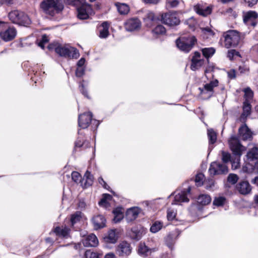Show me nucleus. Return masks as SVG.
Segmentation results:
<instances>
[{
	"label": "nucleus",
	"instance_id": "f257e3e1",
	"mask_svg": "<svg viewBox=\"0 0 258 258\" xmlns=\"http://www.w3.org/2000/svg\"><path fill=\"white\" fill-rule=\"evenodd\" d=\"M229 145L233 153L236 156L234 159L232 158L231 160L232 168L236 169L240 166V157L242 152L245 150V147L239 143L238 139L234 136L231 137L229 139Z\"/></svg>",
	"mask_w": 258,
	"mask_h": 258
},
{
	"label": "nucleus",
	"instance_id": "f03ea898",
	"mask_svg": "<svg viewBox=\"0 0 258 258\" xmlns=\"http://www.w3.org/2000/svg\"><path fill=\"white\" fill-rule=\"evenodd\" d=\"M40 8L45 14L53 16L61 11L63 6L61 0H43L40 4Z\"/></svg>",
	"mask_w": 258,
	"mask_h": 258
},
{
	"label": "nucleus",
	"instance_id": "7ed1b4c3",
	"mask_svg": "<svg viewBox=\"0 0 258 258\" xmlns=\"http://www.w3.org/2000/svg\"><path fill=\"white\" fill-rule=\"evenodd\" d=\"M224 45L227 48L236 47L240 40L239 33L236 30H229L223 35Z\"/></svg>",
	"mask_w": 258,
	"mask_h": 258
},
{
	"label": "nucleus",
	"instance_id": "20e7f679",
	"mask_svg": "<svg viewBox=\"0 0 258 258\" xmlns=\"http://www.w3.org/2000/svg\"><path fill=\"white\" fill-rule=\"evenodd\" d=\"M54 49L55 52L61 56L76 59L80 55L78 50L70 45H55Z\"/></svg>",
	"mask_w": 258,
	"mask_h": 258
},
{
	"label": "nucleus",
	"instance_id": "39448f33",
	"mask_svg": "<svg viewBox=\"0 0 258 258\" xmlns=\"http://www.w3.org/2000/svg\"><path fill=\"white\" fill-rule=\"evenodd\" d=\"M197 41L196 37L194 36L181 37L178 38L176 44L177 47L182 51L188 52L193 47Z\"/></svg>",
	"mask_w": 258,
	"mask_h": 258
},
{
	"label": "nucleus",
	"instance_id": "423d86ee",
	"mask_svg": "<svg viewBox=\"0 0 258 258\" xmlns=\"http://www.w3.org/2000/svg\"><path fill=\"white\" fill-rule=\"evenodd\" d=\"M9 18L13 23L20 25L27 26L31 23L29 17L24 13L19 11H11L9 14Z\"/></svg>",
	"mask_w": 258,
	"mask_h": 258
},
{
	"label": "nucleus",
	"instance_id": "0eeeda50",
	"mask_svg": "<svg viewBox=\"0 0 258 258\" xmlns=\"http://www.w3.org/2000/svg\"><path fill=\"white\" fill-rule=\"evenodd\" d=\"M218 81L215 79L204 85L203 88H199L203 98L208 99L211 97L213 95L214 88L218 86Z\"/></svg>",
	"mask_w": 258,
	"mask_h": 258
},
{
	"label": "nucleus",
	"instance_id": "6e6552de",
	"mask_svg": "<svg viewBox=\"0 0 258 258\" xmlns=\"http://www.w3.org/2000/svg\"><path fill=\"white\" fill-rule=\"evenodd\" d=\"M161 21L165 25L174 26L179 24L180 21L175 12H168L161 16Z\"/></svg>",
	"mask_w": 258,
	"mask_h": 258
},
{
	"label": "nucleus",
	"instance_id": "1a4fd4ad",
	"mask_svg": "<svg viewBox=\"0 0 258 258\" xmlns=\"http://www.w3.org/2000/svg\"><path fill=\"white\" fill-rule=\"evenodd\" d=\"M191 188L188 186L186 189L183 190H177L174 192V200L172 203V204H179L182 202H188L189 199L187 195L190 193Z\"/></svg>",
	"mask_w": 258,
	"mask_h": 258
},
{
	"label": "nucleus",
	"instance_id": "9d476101",
	"mask_svg": "<svg viewBox=\"0 0 258 258\" xmlns=\"http://www.w3.org/2000/svg\"><path fill=\"white\" fill-rule=\"evenodd\" d=\"M209 172L211 176L225 174L228 172V168L225 165L217 162H213L210 165Z\"/></svg>",
	"mask_w": 258,
	"mask_h": 258
},
{
	"label": "nucleus",
	"instance_id": "9b49d317",
	"mask_svg": "<svg viewBox=\"0 0 258 258\" xmlns=\"http://www.w3.org/2000/svg\"><path fill=\"white\" fill-rule=\"evenodd\" d=\"M244 23L247 26H255L258 21V14L253 11H249L243 13Z\"/></svg>",
	"mask_w": 258,
	"mask_h": 258
},
{
	"label": "nucleus",
	"instance_id": "f8f14e48",
	"mask_svg": "<svg viewBox=\"0 0 258 258\" xmlns=\"http://www.w3.org/2000/svg\"><path fill=\"white\" fill-rule=\"evenodd\" d=\"M141 22L137 18L127 19L124 23V28L128 32H134L139 30L141 27Z\"/></svg>",
	"mask_w": 258,
	"mask_h": 258
},
{
	"label": "nucleus",
	"instance_id": "ddd939ff",
	"mask_svg": "<svg viewBox=\"0 0 258 258\" xmlns=\"http://www.w3.org/2000/svg\"><path fill=\"white\" fill-rule=\"evenodd\" d=\"M17 35V31L13 27H9L0 32V36L5 41L14 39Z\"/></svg>",
	"mask_w": 258,
	"mask_h": 258
},
{
	"label": "nucleus",
	"instance_id": "4468645a",
	"mask_svg": "<svg viewBox=\"0 0 258 258\" xmlns=\"http://www.w3.org/2000/svg\"><path fill=\"white\" fill-rule=\"evenodd\" d=\"M92 118V114L90 112L80 114L78 118L79 126L83 129L87 128Z\"/></svg>",
	"mask_w": 258,
	"mask_h": 258
},
{
	"label": "nucleus",
	"instance_id": "2eb2a0df",
	"mask_svg": "<svg viewBox=\"0 0 258 258\" xmlns=\"http://www.w3.org/2000/svg\"><path fill=\"white\" fill-rule=\"evenodd\" d=\"M236 189L240 194L246 195L251 192L252 188L248 181L242 180L236 184Z\"/></svg>",
	"mask_w": 258,
	"mask_h": 258
},
{
	"label": "nucleus",
	"instance_id": "dca6fc26",
	"mask_svg": "<svg viewBox=\"0 0 258 258\" xmlns=\"http://www.w3.org/2000/svg\"><path fill=\"white\" fill-rule=\"evenodd\" d=\"M146 233V229L143 227L136 226L133 227L129 233L130 237L135 240H140Z\"/></svg>",
	"mask_w": 258,
	"mask_h": 258
},
{
	"label": "nucleus",
	"instance_id": "f3484780",
	"mask_svg": "<svg viewBox=\"0 0 258 258\" xmlns=\"http://www.w3.org/2000/svg\"><path fill=\"white\" fill-rule=\"evenodd\" d=\"M116 251L119 256L128 255L132 251L130 244L125 241L120 243L117 247Z\"/></svg>",
	"mask_w": 258,
	"mask_h": 258
},
{
	"label": "nucleus",
	"instance_id": "a211bd4d",
	"mask_svg": "<svg viewBox=\"0 0 258 258\" xmlns=\"http://www.w3.org/2000/svg\"><path fill=\"white\" fill-rule=\"evenodd\" d=\"M194 9L199 15L206 17L211 13L212 6H205L203 4H198L194 6Z\"/></svg>",
	"mask_w": 258,
	"mask_h": 258
},
{
	"label": "nucleus",
	"instance_id": "6ab92c4d",
	"mask_svg": "<svg viewBox=\"0 0 258 258\" xmlns=\"http://www.w3.org/2000/svg\"><path fill=\"white\" fill-rule=\"evenodd\" d=\"M200 52H195L191 60V69L196 71L201 67L204 63V59L201 58Z\"/></svg>",
	"mask_w": 258,
	"mask_h": 258
},
{
	"label": "nucleus",
	"instance_id": "aec40b11",
	"mask_svg": "<svg viewBox=\"0 0 258 258\" xmlns=\"http://www.w3.org/2000/svg\"><path fill=\"white\" fill-rule=\"evenodd\" d=\"M83 245L86 247H95L98 244V240L94 234L86 236L82 240Z\"/></svg>",
	"mask_w": 258,
	"mask_h": 258
},
{
	"label": "nucleus",
	"instance_id": "412c9836",
	"mask_svg": "<svg viewBox=\"0 0 258 258\" xmlns=\"http://www.w3.org/2000/svg\"><path fill=\"white\" fill-rule=\"evenodd\" d=\"M91 10L90 6L85 4L78 8V17L80 19H87L89 17V12Z\"/></svg>",
	"mask_w": 258,
	"mask_h": 258
},
{
	"label": "nucleus",
	"instance_id": "4be33fe9",
	"mask_svg": "<svg viewBox=\"0 0 258 258\" xmlns=\"http://www.w3.org/2000/svg\"><path fill=\"white\" fill-rule=\"evenodd\" d=\"M141 212V210L138 207H133L128 209L126 212V219L128 222L135 220Z\"/></svg>",
	"mask_w": 258,
	"mask_h": 258
},
{
	"label": "nucleus",
	"instance_id": "5701e85b",
	"mask_svg": "<svg viewBox=\"0 0 258 258\" xmlns=\"http://www.w3.org/2000/svg\"><path fill=\"white\" fill-rule=\"evenodd\" d=\"M94 229L97 230L105 226L106 220L102 215L94 216L92 219Z\"/></svg>",
	"mask_w": 258,
	"mask_h": 258
},
{
	"label": "nucleus",
	"instance_id": "b1692460",
	"mask_svg": "<svg viewBox=\"0 0 258 258\" xmlns=\"http://www.w3.org/2000/svg\"><path fill=\"white\" fill-rule=\"evenodd\" d=\"M247 163H253L256 160H258V148L253 146L250 148L247 153Z\"/></svg>",
	"mask_w": 258,
	"mask_h": 258
},
{
	"label": "nucleus",
	"instance_id": "393cba45",
	"mask_svg": "<svg viewBox=\"0 0 258 258\" xmlns=\"http://www.w3.org/2000/svg\"><path fill=\"white\" fill-rule=\"evenodd\" d=\"M145 25L148 27H152L155 23H156L158 18L155 16V14L153 12H148L144 19Z\"/></svg>",
	"mask_w": 258,
	"mask_h": 258
},
{
	"label": "nucleus",
	"instance_id": "a878e982",
	"mask_svg": "<svg viewBox=\"0 0 258 258\" xmlns=\"http://www.w3.org/2000/svg\"><path fill=\"white\" fill-rule=\"evenodd\" d=\"M239 134L243 140H250L252 138V133L246 125H243L239 129Z\"/></svg>",
	"mask_w": 258,
	"mask_h": 258
},
{
	"label": "nucleus",
	"instance_id": "bb28decb",
	"mask_svg": "<svg viewBox=\"0 0 258 258\" xmlns=\"http://www.w3.org/2000/svg\"><path fill=\"white\" fill-rule=\"evenodd\" d=\"M70 231V229L66 226L56 227L53 230V232L56 235L64 238H67L69 237Z\"/></svg>",
	"mask_w": 258,
	"mask_h": 258
},
{
	"label": "nucleus",
	"instance_id": "cd10ccee",
	"mask_svg": "<svg viewBox=\"0 0 258 258\" xmlns=\"http://www.w3.org/2000/svg\"><path fill=\"white\" fill-rule=\"evenodd\" d=\"M242 170L244 172L248 173L252 172H258V159L253 163H246L243 166Z\"/></svg>",
	"mask_w": 258,
	"mask_h": 258
},
{
	"label": "nucleus",
	"instance_id": "c85d7f7f",
	"mask_svg": "<svg viewBox=\"0 0 258 258\" xmlns=\"http://www.w3.org/2000/svg\"><path fill=\"white\" fill-rule=\"evenodd\" d=\"M104 240L107 243H114L117 240L116 230L111 229L108 231L107 234L104 237Z\"/></svg>",
	"mask_w": 258,
	"mask_h": 258
},
{
	"label": "nucleus",
	"instance_id": "c756f323",
	"mask_svg": "<svg viewBox=\"0 0 258 258\" xmlns=\"http://www.w3.org/2000/svg\"><path fill=\"white\" fill-rule=\"evenodd\" d=\"M109 24L107 22L102 23L99 28V37L106 38L109 35Z\"/></svg>",
	"mask_w": 258,
	"mask_h": 258
},
{
	"label": "nucleus",
	"instance_id": "7c9ffc66",
	"mask_svg": "<svg viewBox=\"0 0 258 258\" xmlns=\"http://www.w3.org/2000/svg\"><path fill=\"white\" fill-rule=\"evenodd\" d=\"M115 6L116 7L117 11L120 15H126L130 11V7L126 4L116 3Z\"/></svg>",
	"mask_w": 258,
	"mask_h": 258
},
{
	"label": "nucleus",
	"instance_id": "2f4dec72",
	"mask_svg": "<svg viewBox=\"0 0 258 258\" xmlns=\"http://www.w3.org/2000/svg\"><path fill=\"white\" fill-rule=\"evenodd\" d=\"M211 198L208 195H201L199 196L197 200L199 205L204 206L209 204L211 202Z\"/></svg>",
	"mask_w": 258,
	"mask_h": 258
},
{
	"label": "nucleus",
	"instance_id": "473e14b6",
	"mask_svg": "<svg viewBox=\"0 0 258 258\" xmlns=\"http://www.w3.org/2000/svg\"><path fill=\"white\" fill-rule=\"evenodd\" d=\"M251 105L250 102L244 101L243 106V112L241 116V120H244L250 114Z\"/></svg>",
	"mask_w": 258,
	"mask_h": 258
},
{
	"label": "nucleus",
	"instance_id": "72a5a7b5",
	"mask_svg": "<svg viewBox=\"0 0 258 258\" xmlns=\"http://www.w3.org/2000/svg\"><path fill=\"white\" fill-rule=\"evenodd\" d=\"M151 252V250L149 248L145 243H140L138 247V253L143 256H147Z\"/></svg>",
	"mask_w": 258,
	"mask_h": 258
},
{
	"label": "nucleus",
	"instance_id": "f704fd0d",
	"mask_svg": "<svg viewBox=\"0 0 258 258\" xmlns=\"http://www.w3.org/2000/svg\"><path fill=\"white\" fill-rule=\"evenodd\" d=\"M163 226V223L161 221H155L150 227V231L152 233H155L160 230Z\"/></svg>",
	"mask_w": 258,
	"mask_h": 258
},
{
	"label": "nucleus",
	"instance_id": "c9c22d12",
	"mask_svg": "<svg viewBox=\"0 0 258 258\" xmlns=\"http://www.w3.org/2000/svg\"><path fill=\"white\" fill-rule=\"evenodd\" d=\"M202 51L203 55L208 59L215 53V49L213 47L204 48L202 49Z\"/></svg>",
	"mask_w": 258,
	"mask_h": 258
},
{
	"label": "nucleus",
	"instance_id": "e433bc0d",
	"mask_svg": "<svg viewBox=\"0 0 258 258\" xmlns=\"http://www.w3.org/2000/svg\"><path fill=\"white\" fill-rule=\"evenodd\" d=\"M153 33L154 36H158L159 35L164 34L166 32V29L164 26L161 25L157 26L153 30Z\"/></svg>",
	"mask_w": 258,
	"mask_h": 258
},
{
	"label": "nucleus",
	"instance_id": "4c0bfd02",
	"mask_svg": "<svg viewBox=\"0 0 258 258\" xmlns=\"http://www.w3.org/2000/svg\"><path fill=\"white\" fill-rule=\"evenodd\" d=\"M202 32L206 38H210L215 35L214 32L210 28L206 27L201 28Z\"/></svg>",
	"mask_w": 258,
	"mask_h": 258
},
{
	"label": "nucleus",
	"instance_id": "58836bf2",
	"mask_svg": "<svg viewBox=\"0 0 258 258\" xmlns=\"http://www.w3.org/2000/svg\"><path fill=\"white\" fill-rule=\"evenodd\" d=\"M84 177L86 179V182L85 183V187L92 185L94 178L91 173L87 171L84 175Z\"/></svg>",
	"mask_w": 258,
	"mask_h": 258
},
{
	"label": "nucleus",
	"instance_id": "ea45409f",
	"mask_svg": "<svg viewBox=\"0 0 258 258\" xmlns=\"http://www.w3.org/2000/svg\"><path fill=\"white\" fill-rule=\"evenodd\" d=\"M82 217V213L80 212H77L71 216V222L73 226L75 223L79 221Z\"/></svg>",
	"mask_w": 258,
	"mask_h": 258
},
{
	"label": "nucleus",
	"instance_id": "a19ab883",
	"mask_svg": "<svg viewBox=\"0 0 258 258\" xmlns=\"http://www.w3.org/2000/svg\"><path fill=\"white\" fill-rule=\"evenodd\" d=\"M208 136L211 144H214L216 142L217 140V135L212 129L208 130Z\"/></svg>",
	"mask_w": 258,
	"mask_h": 258
},
{
	"label": "nucleus",
	"instance_id": "79ce46f5",
	"mask_svg": "<svg viewBox=\"0 0 258 258\" xmlns=\"http://www.w3.org/2000/svg\"><path fill=\"white\" fill-rule=\"evenodd\" d=\"M179 4V0H166V7L167 8H172L177 7Z\"/></svg>",
	"mask_w": 258,
	"mask_h": 258
},
{
	"label": "nucleus",
	"instance_id": "37998d69",
	"mask_svg": "<svg viewBox=\"0 0 258 258\" xmlns=\"http://www.w3.org/2000/svg\"><path fill=\"white\" fill-rule=\"evenodd\" d=\"M86 0H66V2L69 5L76 6H82L85 5Z\"/></svg>",
	"mask_w": 258,
	"mask_h": 258
},
{
	"label": "nucleus",
	"instance_id": "c03bdc74",
	"mask_svg": "<svg viewBox=\"0 0 258 258\" xmlns=\"http://www.w3.org/2000/svg\"><path fill=\"white\" fill-rule=\"evenodd\" d=\"M222 160L224 163H227L232 160L231 155L228 152L222 151L221 152Z\"/></svg>",
	"mask_w": 258,
	"mask_h": 258
},
{
	"label": "nucleus",
	"instance_id": "a18cd8bd",
	"mask_svg": "<svg viewBox=\"0 0 258 258\" xmlns=\"http://www.w3.org/2000/svg\"><path fill=\"white\" fill-rule=\"evenodd\" d=\"M244 97L245 98V101L249 102L253 97V93L251 90L249 88H246L244 89Z\"/></svg>",
	"mask_w": 258,
	"mask_h": 258
},
{
	"label": "nucleus",
	"instance_id": "49530a36",
	"mask_svg": "<svg viewBox=\"0 0 258 258\" xmlns=\"http://www.w3.org/2000/svg\"><path fill=\"white\" fill-rule=\"evenodd\" d=\"M204 175L203 173H199L196 175L195 182L197 186H201L203 184Z\"/></svg>",
	"mask_w": 258,
	"mask_h": 258
},
{
	"label": "nucleus",
	"instance_id": "de8ad7c7",
	"mask_svg": "<svg viewBox=\"0 0 258 258\" xmlns=\"http://www.w3.org/2000/svg\"><path fill=\"white\" fill-rule=\"evenodd\" d=\"M176 212L173 209H168L167 212V218L169 221H172L175 218Z\"/></svg>",
	"mask_w": 258,
	"mask_h": 258
},
{
	"label": "nucleus",
	"instance_id": "09e8293b",
	"mask_svg": "<svg viewBox=\"0 0 258 258\" xmlns=\"http://www.w3.org/2000/svg\"><path fill=\"white\" fill-rule=\"evenodd\" d=\"M72 178L76 182H80L82 180V176L81 174L77 171H73L72 172Z\"/></svg>",
	"mask_w": 258,
	"mask_h": 258
},
{
	"label": "nucleus",
	"instance_id": "8fccbe9b",
	"mask_svg": "<svg viewBox=\"0 0 258 258\" xmlns=\"http://www.w3.org/2000/svg\"><path fill=\"white\" fill-rule=\"evenodd\" d=\"M238 180V177L236 174H230L227 178V180L229 182L232 184H234L237 182Z\"/></svg>",
	"mask_w": 258,
	"mask_h": 258
},
{
	"label": "nucleus",
	"instance_id": "3c124183",
	"mask_svg": "<svg viewBox=\"0 0 258 258\" xmlns=\"http://www.w3.org/2000/svg\"><path fill=\"white\" fill-rule=\"evenodd\" d=\"M225 201V199L223 197L216 198L213 201V204L216 206H220L224 204Z\"/></svg>",
	"mask_w": 258,
	"mask_h": 258
},
{
	"label": "nucleus",
	"instance_id": "603ef678",
	"mask_svg": "<svg viewBox=\"0 0 258 258\" xmlns=\"http://www.w3.org/2000/svg\"><path fill=\"white\" fill-rule=\"evenodd\" d=\"M86 258H99V255L97 252H92L91 250H87L85 252Z\"/></svg>",
	"mask_w": 258,
	"mask_h": 258
},
{
	"label": "nucleus",
	"instance_id": "864d4df0",
	"mask_svg": "<svg viewBox=\"0 0 258 258\" xmlns=\"http://www.w3.org/2000/svg\"><path fill=\"white\" fill-rule=\"evenodd\" d=\"M48 42V39L46 35H43L42 37L41 40L38 43V46L44 49L45 44Z\"/></svg>",
	"mask_w": 258,
	"mask_h": 258
},
{
	"label": "nucleus",
	"instance_id": "5fc2aeb1",
	"mask_svg": "<svg viewBox=\"0 0 258 258\" xmlns=\"http://www.w3.org/2000/svg\"><path fill=\"white\" fill-rule=\"evenodd\" d=\"M235 55H239V52L236 51L234 49H231L228 51L227 54V57L230 59L232 60L234 56Z\"/></svg>",
	"mask_w": 258,
	"mask_h": 258
},
{
	"label": "nucleus",
	"instance_id": "6e6d98bb",
	"mask_svg": "<svg viewBox=\"0 0 258 258\" xmlns=\"http://www.w3.org/2000/svg\"><path fill=\"white\" fill-rule=\"evenodd\" d=\"M99 204L100 206L105 207L106 208H108L110 205L109 202L103 198L101 199V200L99 202Z\"/></svg>",
	"mask_w": 258,
	"mask_h": 258
},
{
	"label": "nucleus",
	"instance_id": "4d7b16f0",
	"mask_svg": "<svg viewBox=\"0 0 258 258\" xmlns=\"http://www.w3.org/2000/svg\"><path fill=\"white\" fill-rule=\"evenodd\" d=\"M84 74V69L81 67H78L76 71V75L78 77H82Z\"/></svg>",
	"mask_w": 258,
	"mask_h": 258
},
{
	"label": "nucleus",
	"instance_id": "13d9d810",
	"mask_svg": "<svg viewBox=\"0 0 258 258\" xmlns=\"http://www.w3.org/2000/svg\"><path fill=\"white\" fill-rule=\"evenodd\" d=\"M207 189L212 188L214 186V181L213 179H209L205 182Z\"/></svg>",
	"mask_w": 258,
	"mask_h": 258
},
{
	"label": "nucleus",
	"instance_id": "bf43d9fd",
	"mask_svg": "<svg viewBox=\"0 0 258 258\" xmlns=\"http://www.w3.org/2000/svg\"><path fill=\"white\" fill-rule=\"evenodd\" d=\"M160 0H142L143 2L146 4L157 5Z\"/></svg>",
	"mask_w": 258,
	"mask_h": 258
},
{
	"label": "nucleus",
	"instance_id": "052dcab7",
	"mask_svg": "<svg viewBox=\"0 0 258 258\" xmlns=\"http://www.w3.org/2000/svg\"><path fill=\"white\" fill-rule=\"evenodd\" d=\"M83 145V139L82 138L79 137L75 142V147H81Z\"/></svg>",
	"mask_w": 258,
	"mask_h": 258
},
{
	"label": "nucleus",
	"instance_id": "680f3d73",
	"mask_svg": "<svg viewBox=\"0 0 258 258\" xmlns=\"http://www.w3.org/2000/svg\"><path fill=\"white\" fill-rule=\"evenodd\" d=\"M123 214L114 215V217L113 220L116 223L118 222L123 218Z\"/></svg>",
	"mask_w": 258,
	"mask_h": 258
},
{
	"label": "nucleus",
	"instance_id": "e2e57ef3",
	"mask_svg": "<svg viewBox=\"0 0 258 258\" xmlns=\"http://www.w3.org/2000/svg\"><path fill=\"white\" fill-rule=\"evenodd\" d=\"M228 77L231 79L236 77L235 72L234 70H231L228 72Z\"/></svg>",
	"mask_w": 258,
	"mask_h": 258
},
{
	"label": "nucleus",
	"instance_id": "0e129e2a",
	"mask_svg": "<svg viewBox=\"0 0 258 258\" xmlns=\"http://www.w3.org/2000/svg\"><path fill=\"white\" fill-rule=\"evenodd\" d=\"M99 183L101 184L105 188L108 189V187H109L106 184V183L104 181L102 177H99L98 178Z\"/></svg>",
	"mask_w": 258,
	"mask_h": 258
},
{
	"label": "nucleus",
	"instance_id": "69168bd1",
	"mask_svg": "<svg viewBox=\"0 0 258 258\" xmlns=\"http://www.w3.org/2000/svg\"><path fill=\"white\" fill-rule=\"evenodd\" d=\"M244 1L248 4L249 6L252 7L257 3L258 0H244Z\"/></svg>",
	"mask_w": 258,
	"mask_h": 258
},
{
	"label": "nucleus",
	"instance_id": "338daca9",
	"mask_svg": "<svg viewBox=\"0 0 258 258\" xmlns=\"http://www.w3.org/2000/svg\"><path fill=\"white\" fill-rule=\"evenodd\" d=\"M114 215L123 214L122 209L121 208H117L113 211Z\"/></svg>",
	"mask_w": 258,
	"mask_h": 258
},
{
	"label": "nucleus",
	"instance_id": "774afa93",
	"mask_svg": "<svg viewBox=\"0 0 258 258\" xmlns=\"http://www.w3.org/2000/svg\"><path fill=\"white\" fill-rule=\"evenodd\" d=\"M85 62V59L84 58H81L78 62L77 65L78 67H82Z\"/></svg>",
	"mask_w": 258,
	"mask_h": 258
}]
</instances>
